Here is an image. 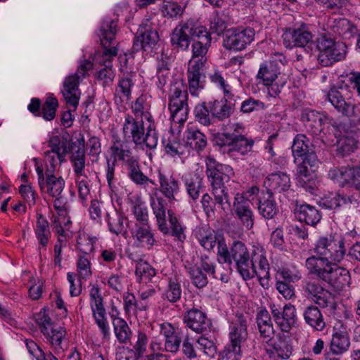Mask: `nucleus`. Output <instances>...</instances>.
Instances as JSON below:
<instances>
[{
	"label": "nucleus",
	"instance_id": "obj_1",
	"mask_svg": "<svg viewBox=\"0 0 360 360\" xmlns=\"http://www.w3.org/2000/svg\"><path fill=\"white\" fill-rule=\"evenodd\" d=\"M217 260L221 264L233 266L245 280L252 278L255 274V250L252 255L246 245L240 240H234L227 247L224 240L218 242Z\"/></svg>",
	"mask_w": 360,
	"mask_h": 360
},
{
	"label": "nucleus",
	"instance_id": "obj_2",
	"mask_svg": "<svg viewBox=\"0 0 360 360\" xmlns=\"http://www.w3.org/2000/svg\"><path fill=\"white\" fill-rule=\"evenodd\" d=\"M309 263V274L326 282L336 290H341L349 283L348 270L338 266L336 262L324 264L321 261L317 262L315 259H312Z\"/></svg>",
	"mask_w": 360,
	"mask_h": 360
},
{
	"label": "nucleus",
	"instance_id": "obj_3",
	"mask_svg": "<svg viewBox=\"0 0 360 360\" xmlns=\"http://www.w3.org/2000/svg\"><path fill=\"white\" fill-rule=\"evenodd\" d=\"M345 242L342 238L335 239L329 236L321 237L314 248V252L316 256H311L307 259L306 266L309 270V260L315 259L319 262H323L324 264L340 262L345 254Z\"/></svg>",
	"mask_w": 360,
	"mask_h": 360
},
{
	"label": "nucleus",
	"instance_id": "obj_4",
	"mask_svg": "<svg viewBox=\"0 0 360 360\" xmlns=\"http://www.w3.org/2000/svg\"><path fill=\"white\" fill-rule=\"evenodd\" d=\"M36 172L38 176V184L41 192H46L52 198H55L53 207L58 212L67 210L68 199L63 195L65 180L56 177L53 174H44L42 165L36 164Z\"/></svg>",
	"mask_w": 360,
	"mask_h": 360
},
{
	"label": "nucleus",
	"instance_id": "obj_5",
	"mask_svg": "<svg viewBox=\"0 0 360 360\" xmlns=\"http://www.w3.org/2000/svg\"><path fill=\"white\" fill-rule=\"evenodd\" d=\"M230 344L220 353L218 360H239L241 357V344L248 338L247 320L243 314H237L229 333Z\"/></svg>",
	"mask_w": 360,
	"mask_h": 360
},
{
	"label": "nucleus",
	"instance_id": "obj_6",
	"mask_svg": "<svg viewBox=\"0 0 360 360\" xmlns=\"http://www.w3.org/2000/svg\"><path fill=\"white\" fill-rule=\"evenodd\" d=\"M315 46L319 51L317 60L323 67L330 66L345 58L347 45L344 42L337 41L330 37L323 35L319 39Z\"/></svg>",
	"mask_w": 360,
	"mask_h": 360
},
{
	"label": "nucleus",
	"instance_id": "obj_7",
	"mask_svg": "<svg viewBox=\"0 0 360 360\" xmlns=\"http://www.w3.org/2000/svg\"><path fill=\"white\" fill-rule=\"evenodd\" d=\"M283 44L286 48H303L307 53H310L315 46L313 35L308 25L302 23L299 27L287 28L283 34Z\"/></svg>",
	"mask_w": 360,
	"mask_h": 360
},
{
	"label": "nucleus",
	"instance_id": "obj_8",
	"mask_svg": "<svg viewBox=\"0 0 360 360\" xmlns=\"http://www.w3.org/2000/svg\"><path fill=\"white\" fill-rule=\"evenodd\" d=\"M302 162L298 165L297 171V184L305 190L312 193L315 188L314 176L315 168L319 164L317 155L311 149L301 157Z\"/></svg>",
	"mask_w": 360,
	"mask_h": 360
},
{
	"label": "nucleus",
	"instance_id": "obj_9",
	"mask_svg": "<svg viewBox=\"0 0 360 360\" xmlns=\"http://www.w3.org/2000/svg\"><path fill=\"white\" fill-rule=\"evenodd\" d=\"M188 93L186 86L182 79H175L171 84L169 92V108L173 118L181 112V115H186L188 112Z\"/></svg>",
	"mask_w": 360,
	"mask_h": 360
},
{
	"label": "nucleus",
	"instance_id": "obj_10",
	"mask_svg": "<svg viewBox=\"0 0 360 360\" xmlns=\"http://www.w3.org/2000/svg\"><path fill=\"white\" fill-rule=\"evenodd\" d=\"M255 32L252 27L227 30L223 36V46L227 50L242 51L254 40Z\"/></svg>",
	"mask_w": 360,
	"mask_h": 360
},
{
	"label": "nucleus",
	"instance_id": "obj_11",
	"mask_svg": "<svg viewBox=\"0 0 360 360\" xmlns=\"http://www.w3.org/2000/svg\"><path fill=\"white\" fill-rule=\"evenodd\" d=\"M159 41V34L156 30L151 27L148 20L142 22L136 32L131 48L132 53L141 50L150 51L155 48Z\"/></svg>",
	"mask_w": 360,
	"mask_h": 360
},
{
	"label": "nucleus",
	"instance_id": "obj_12",
	"mask_svg": "<svg viewBox=\"0 0 360 360\" xmlns=\"http://www.w3.org/2000/svg\"><path fill=\"white\" fill-rule=\"evenodd\" d=\"M91 307L96 323L103 334V339L109 340L110 333L108 323L105 317V309L103 304V297L98 287L94 286L90 291Z\"/></svg>",
	"mask_w": 360,
	"mask_h": 360
},
{
	"label": "nucleus",
	"instance_id": "obj_13",
	"mask_svg": "<svg viewBox=\"0 0 360 360\" xmlns=\"http://www.w3.org/2000/svg\"><path fill=\"white\" fill-rule=\"evenodd\" d=\"M199 27L192 22H186L176 26L170 34V42L174 49L186 51L193 39H195Z\"/></svg>",
	"mask_w": 360,
	"mask_h": 360
},
{
	"label": "nucleus",
	"instance_id": "obj_14",
	"mask_svg": "<svg viewBox=\"0 0 360 360\" xmlns=\"http://www.w3.org/2000/svg\"><path fill=\"white\" fill-rule=\"evenodd\" d=\"M330 179H336L342 187L348 186L360 191V167L347 166L329 171Z\"/></svg>",
	"mask_w": 360,
	"mask_h": 360
},
{
	"label": "nucleus",
	"instance_id": "obj_15",
	"mask_svg": "<svg viewBox=\"0 0 360 360\" xmlns=\"http://www.w3.org/2000/svg\"><path fill=\"white\" fill-rule=\"evenodd\" d=\"M252 203L243 194L238 193L233 203V214L247 230L253 228L255 215L251 208Z\"/></svg>",
	"mask_w": 360,
	"mask_h": 360
},
{
	"label": "nucleus",
	"instance_id": "obj_16",
	"mask_svg": "<svg viewBox=\"0 0 360 360\" xmlns=\"http://www.w3.org/2000/svg\"><path fill=\"white\" fill-rule=\"evenodd\" d=\"M270 308L273 319L281 330L289 332L297 321L295 307L287 304L283 308H278L275 304L271 305Z\"/></svg>",
	"mask_w": 360,
	"mask_h": 360
},
{
	"label": "nucleus",
	"instance_id": "obj_17",
	"mask_svg": "<svg viewBox=\"0 0 360 360\" xmlns=\"http://www.w3.org/2000/svg\"><path fill=\"white\" fill-rule=\"evenodd\" d=\"M184 323L186 326L197 333H206L210 331L212 322L207 314L197 308L186 311L183 317Z\"/></svg>",
	"mask_w": 360,
	"mask_h": 360
},
{
	"label": "nucleus",
	"instance_id": "obj_18",
	"mask_svg": "<svg viewBox=\"0 0 360 360\" xmlns=\"http://www.w3.org/2000/svg\"><path fill=\"white\" fill-rule=\"evenodd\" d=\"M206 167V174L211 185L218 186L229 182L230 176L233 174V169L230 166L221 164L214 158H207Z\"/></svg>",
	"mask_w": 360,
	"mask_h": 360
},
{
	"label": "nucleus",
	"instance_id": "obj_19",
	"mask_svg": "<svg viewBox=\"0 0 360 360\" xmlns=\"http://www.w3.org/2000/svg\"><path fill=\"white\" fill-rule=\"evenodd\" d=\"M305 291L308 293V297L320 308L333 307L335 302L333 294L319 283L315 282L307 283Z\"/></svg>",
	"mask_w": 360,
	"mask_h": 360
},
{
	"label": "nucleus",
	"instance_id": "obj_20",
	"mask_svg": "<svg viewBox=\"0 0 360 360\" xmlns=\"http://www.w3.org/2000/svg\"><path fill=\"white\" fill-rule=\"evenodd\" d=\"M80 76L75 72L67 77L63 82L61 93L66 101L67 105L76 110L80 97L79 89Z\"/></svg>",
	"mask_w": 360,
	"mask_h": 360
},
{
	"label": "nucleus",
	"instance_id": "obj_21",
	"mask_svg": "<svg viewBox=\"0 0 360 360\" xmlns=\"http://www.w3.org/2000/svg\"><path fill=\"white\" fill-rule=\"evenodd\" d=\"M345 89L342 86L333 87L327 94V98L333 107L344 116L352 117L354 114L355 105L347 101L343 96Z\"/></svg>",
	"mask_w": 360,
	"mask_h": 360
},
{
	"label": "nucleus",
	"instance_id": "obj_22",
	"mask_svg": "<svg viewBox=\"0 0 360 360\" xmlns=\"http://www.w3.org/2000/svg\"><path fill=\"white\" fill-rule=\"evenodd\" d=\"M265 348L266 354L272 360H284L290 357L292 347L287 337H279L278 340H272Z\"/></svg>",
	"mask_w": 360,
	"mask_h": 360
},
{
	"label": "nucleus",
	"instance_id": "obj_23",
	"mask_svg": "<svg viewBox=\"0 0 360 360\" xmlns=\"http://www.w3.org/2000/svg\"><path fill=\"white\" fill-rule=\"evenodd\" d=\"M204 65V59H198L190 62L188 70V79L189 90L192 95L197 96V90L203 88V82L205 77L202 72Z\"/></svg>",
	"mask_w": 360,
	"mask_h": 360
},
{
	"label": "nucleus",
	"instance_id": "obj_24",
	"mask_svg": "<svg viewBox=\"0 0 360 360\" xmlns=\"http://www.w3.org/2000/svg\"><path fill=\"white\" fill-rule=\"evenodd\" d=\"M320 205L328 210L337 209L343 205L349 206V207H357L359 200L354 195H347L344 192L339 191L323 198Z\"/></svg>",
	"mask_w": 360,
	"mask_h": 360
},
{
	"label": "nucleus",
	"instance_id": "obj_25",
	"mask_svg": "<svg viewBox=\"0 0 360 360\" xmlns=\"http://www.w3.org/2000/svg\"><path fill=\"white\" fill-rule=\"evenodd\" d=\"M301 120L306 127L311 129L314 134L317 135L323 130V125H329L330 117L316 110H309L302 114Z\"/></svg>",
	"mask_w": 360,
	"mask_h": 360
},
{
	"label": "nucleus",
	"instance_id": "obj_26",
	"mask_svg": "<svg viewBox=\"0 0 360 360\" xmlns=\"http://www.w3.org/2000/svg\"><path fill=\"white\" fill-rule=\"evenodd\" d=\"M128 131L131 134L133 142L136 145L143 144L145 136V129L142 120L136 121L130 115L125 117L124 123L123 124V133L127 135Z\"/></svg>",
	"mask_w": 360,
	"mask_h": 360
},
{
	"label": "nucleus",
	"instance_id": "obj_27",
	"mask_svg": "<svg viewBox=\"0 0 360 360\" xmlns=\"http://www.w3.org/2000/svg\"><path fill=\"white\" fill-rule=\"evenodd\" d=\"M192 52L193 58H198V59H204L205 63L207 58L205 55L208 51V48L211 42V37L210 33L202 28H199L196 32L195 39H193Z\"/></svg>",
	"mask_w": 360,
	"mask_h": 360
},
{
	"label": "nucleus",
	"instance_id": "obj_28",
	"mask_svg": "<svg viewBox=\"0 0 360 360\" xmlns=\"http://www.w3.org/2000/svg\"><path fill=\"white\" fill-rule=\"evenodd\" d=\"M257 209L259 213L266 219H271L278 212L276 202L271 191L263 192L258 198Z\"/></svg>",
	"mask_w": 360,
	"mask_h": 360
},
{
	"label": "nucleus",
	"instance_id": "obj_29",
	"mask_svg": "<svg viewBox=\"0 0 360 360\" xmlns=\"http://www.w3.org/2000/svg\"><path fill=\"white\" fill-rule=\"evenodd\" d=\"M280 69L278 61H266L260 65L257 78L262 80L264 85L272 84L281 74Z\"/></svg>",
	"mask_w": 360,
	"mask_h": 360
},
{
	"label": "nucleus",
	"instance_id": "obj_30",
	"mask_svg": "<svg viewBox=\"0 0 360 360\" xmlns=\"http://www.w3.org/2000/svg\"><path fill=\"white\" fill-rule=\"evenodd\" d=\"M303 317L305 323L314 330L322 331L326 327L323 315L320 309L314 304L304 308Z\"/></svg>",
	"mask_w": 360,
	"mask_h": 360
},
{
	"label": "nucleus",
	"instance_id": "obj_31",
	"mask_svg": "<svg viewBox=\"0 0 360 360\" xmlns=\"http://www.w3.org/2000/svg\"><path fill=\"white\" fill-rule=\"evenodd\" d=\"M295 214L300 221L311 226L316 225L321 219L320 212L316 207L309 204L297 205Z\"/></svg>",
	"mask_w": 360,
	"mask_h": 360
},
{
	"label": "nucleus",
	"instance_id": "obj_32",
	"mask_svg": "<svg viewBox=\"0 0 360 360\" xmlns=\"http://www.w3.org/2000/svg\"><path fill=\"white\" fill-rule=\"evenodd\" d=\"M70 160L74 165V172L77 176L84 175V169L85 167V150L84 141L82 139L76 143L70 142Z\"/></svg>",
	"mask_w": 360,
	"mask_h": 360
},
{
	"label": "nucleus",
	"instance_id": "obj_33",
	"mask_svg": "<svg viewBox=\"0 0 360 360\" xmlns=\"http://www.w3.org/2000/svg\"><path fill=\"white\" fill-rule=\"evenodd\" d=\"M265 185L268 187L266 191H272L281 193L285 191L290 187V180L289 176L283 172H278L269 174L265 181Z\"/></svg>",
	"mask_w": 360,
	"mask_h": 360
},
{
	"label": "nucleus",
	"instance_id": "obj_34",
	"mask_svg": "<svg viewBox=\"0 0 360 360\" xmlns=\"http://www.w3.org/2000/svg\"><path fill=\"white\" fill-rule=\"evenodd\" d=\"M70 140L68 136H53L48 141V146L52 152L57 153L59 163L65 161V156L70 152Z\"/></svg>",
	"mask_w": 360,
	"mask_h": 360
},
{
	"label": "nucleus",
	"instance_id": "obj_35",
	"mask_svg": "<svg viewBox=\"0 0 360 360\" xmlns=\"http://www.w3.org/2000/svg\"><path fill=\"white\" fill-rule=\"evenodd\" d=\"M160 192L169 200H174V195L179 189V181L172 175H165L159 172Z\"/></svg>",
	"mask_w": 360,
	"mask_h": 360
},
{
	"label": "nucleus",
	"instance_id": "obj_36",
	"mask_svg": "<svg viewBox=\"0 0 360 360\" xmlns=\"http://www.w3.org/2000/svg\"><path fill=\"white\" fill-rule=\"evenodd\" d=\"M136 229L132 232L133 238L138 241L142 246H146L148 249L151 248L155 243L150 227L147 225H136Z\"/></svg>",
	"mask_w": 360,
	"mask_h": 360
},
{
	"label": "nucleus",
	"instance_id": "obj_37",
	"mask_svg": "<svg viewBox=\"0 0 360 360\" xmlns=\"http://www.w3.org/2000/svg\"><path fill=\"white\" fill-rule=\"evenodd\" d=\"M111 150L112 155L115 156V159L117 158V159L122 161L126 166L138 160L135 156L132 155V152L129 147L120 140L114 141L113 145L111 146Z\"/></svg>",
	"mask_w": 360,
	"mask_h": 360
},
{
	"label": "nucleus",
	"instance_id": "obj_38",
	"mask_svg": "<svg viewBox=\"0 0 360 360\" xmlns=\"http://www.w3.org/2000/svg\"><path fill=\"white\" fill-rule=\"evenodd\" d=\"M231 148L229 150H224V153H226L230 156H233L234 152H238L244 155L252 150L254 141L248 139L243 135H237L234 134Z\"/></svg>",
	"mask_w": 360,
	"mask_h": 360
},
{
	"label": "nucleus",
	"instance_id": "obj_39",
	"mask_svg": "<svg viewBox=\"0 0 360 360\" xmlns=\"http://www.w3.org/2000/svg\"><path fill=\"white\" fill-rule=\"evenodd\" d=\"M117 33V22L109 18H105L98 30L101 44H111Z\"/></svg>",
	"mask_w": 360,
	"mask_h": 360
},
{
	"label": "nucleus",
	"instance_id": "obj_40",
	"mask_svg": "<svg viewBox=\"0 0 360 360\" xmlns=\"http://www.w3.org/2000/svg\"><path fill=\"white\" fill-rule=\"evenodd\" d=\"M151 206L157 219L159 230L162 233L167 234L169 231V229L167 227L166 224V207L165 200L162 198H158L156 201L153 200Z\"/></svg>",
	"mask_w": 360,
	"mask_h": 360
},
{
	"label": "nucleus",
	"instance_id": "obj_41",
	"mask_svg": "<svg viewBox=\"0 0 360 360\" xmlns=\"http://www.w3.org/2000/svg\"><path fill=\"white\" fill-rule=\"evenodd\" d=\"M335 23L334 32L344 39H350L359 33L356 26L345 18L339 19Z\"/></svg>",
	"mask_w": 360,
	"mask_h": 360
},
{
	"label": "nucleus",
	"instance_id": "obj_42",
	"mask_svg": "<svg viewBox=\"0 0 360 360\" xmlns=\"http://www.w3.org/2000/svg\"><path fill=\"white\" fill-rule=\"evenodd\" d=\"M186 134V143L192 149L200 152L207 146L205 135L198 129H188Z\"/></svg>",
	"mask_w": 360,
	"mask_h": 360
},
{
	"label": "nucleus",
	"instance_id": "obj_43",
	"mask_svg": "<svg viewBox=\"0 0 360 360\" xmlns=\"http://www.w3.org/2000/svg\"><path fill=\"white\" fill-rule=\"evenodd\" d=\"M349 345V339L346 332L340 331L333 333L330 341V350L333 354H342L348 349Z\"/></svg>",
	"mask_w": 360,
	"mask_h": 360
},
{
	"label": "nucleus",
	"instance_id": "obj_44",
	"mask_svg": "<svg viewBox=\"0 0 360 360\" xmlns=\"http://www.w3.org/2000/svg\"><path fill=\"white\" fill-rule=\"evenodd\" d=\"M114 333L118 342L121 344L130 342L131 330L126 321L123 319H114L112 320Z\"/></svg>",
	"mask_w": 360,
	"mask_h": 360
},
{
	"label": "nucleus",
	"instance_id": "obj_45",
	"mask_svg": "<svg viewBox=\"0 0 360 360\" xmlns=\"http://www.w3.org/2000/svg\"><path fill=\"white\" fill-rule=\"evenodd\" d=\"M338 154L345 156L354 152L357 148V141L352 135L335 137Z\"/></svg>",
	"mask_w": 360,
	"mask_h": 360
},
{
	"label": "nucleus",
	"instance_id": "obj_46",
	"mask_svg": "<svg viewBox=\"0 0 360 360\" xmlns=\"http://www.w3.org/2000/svg\"><path fill=\"white\" fill-rule=\"evenodd\" d=\"M207 108H210V112H211L213 124L216 120L224 121L229 118L231 115L223 100L209 101Z\"/></svg>",
	"mask_w": 360,
	"mask_h": 360
},
{
	"label": "nucleus",
	"instance_id": "obj_47",
	"mask_svg": "<svg viewBox=\"0 0 360 360\" xmlns=\"http://www.w3.org/2000/svg\"><path fill=\"white\" fill-rule=\"evenodd\" d=\"M311 143L304 134H298L295 136L292 146V152L295 157H302L312 148Z\"/></svg>",
	"mask_w": 360,
	"mask_h": 360
},
{
	"label": "nucleus",
	"instance_id": "obj_48",
	"mask_svg": "<svg viewBox=\"0 0 360 360\" xmlns=\"http://www.w3.org/2000/svg\"><path fill=\"white\" fill-rule=\"evenodd\" d=\"M35 233L40 245L46 247L51 236V232L49 229V222L41 214H37Z\"/></svg>",
	"mask_w": 360,
	"mask_h": 360
},
{
	"label": "nucleus",
	"instance_id": "obj_49",
	"mask_svg": "<svg viewBox=\"0 0 360 360\" xmlns=\"http://www.w3.org/2000/svg\"><path fill=\"white\" fill-rule=\"evenodd\" d=\"M208 102H202L195 105L194 108L195 120L204 126H210L213 124V120L207 108Z\"/></svg>",
	"mask_w": 360,
	"mask_h": 360
},
{
	"label": "nucleus",
	"instance_id": "obj_50",
	"mask_svg": "<svg viewBox=\"0 0 360 360\" xmlns=\"http://www.w3.org/2000/svg\"><path fill=\"white\" fill-rule=\"evenodd\" d=\"M182 288L178 278H170L168 281L167 288L165 292V298L170 302H176L181 297Z\"/></svg>",
	"mask_w": 360,
	"mask_h": 360
},
{
	"label": "nucleus",
	"instance_id": "obj_51",
	"mask_svg": "<svg viewBox=\"0 0 360 360\" xmlns=\"http://www.w3.org/2000/svg\"><path fill=\"white\" fill-rule=\"evenodd\" d=\"M128 169V176L130 179L136 184H144L150 182L154 184L153 181L148 176L144 175L140 169V166L138 160L132 162L131 164L126 166Z\"/></svg>",
	"mask_w": 360,
	"mask_h": 360
},
{
	"label": "nucleus",
	"instance_id": "obj_52",
	"mask_svg": "<svg viewBox=\"0 0 360 360\" xmlns=\"http://www.w3.org/2000/svg\"><path fill=\"white\" fill-rule=\"evenodd\" d=\"M329 125L333 128L335 137L350 135L354 131V127L352 126L349 120L340 122L330 117Z\"/></svg>",
	"mask_w": 360,
	"mask_h": 360
},
{
	"label": "nucleus",
	"instance_id": "obj_53",
	"mask_svg": "<svg viewBox=\"0 0 360 360\" xmlns=\"http://www.w3.org/2000/svg\"><path fill=\"white\" fill-rule=\"evenodd\" d=\"M229 17L223 12H216L210 22V30L218 35L226 30Z\"/></svg>",
	"mask_w": 360,
	"mask_h": 360
},
{
	"label": "nucleus",
	"instance_id": "obj_54",
	"mask_svg": "<svg viewBox=\"0 0 360 360\" xmlns=\"http://www.w3.org/2000/svg\"><path fill=\"white\" fill-rule=\"evenodd\" d=\"M66 335V330L63 327L58 328H51L49 330V335H44L50 343L55 347L56 349H62L64 348L62 345V340Z\"/></svg>",
	"mask_w": 360,
	"mask_h": 360
},
{
	"label": "nucleus",
	"instance_id": "obj_55",
	"mask_svg": "<svg viewBox=\"0 0 360 360\" xmlns=\"http://www.w3.org/2000/svg\"><path fill=\"white\" fill-rule=\"evenodd\" d=\"M125 219L121 214L116 213L115 215L110 217L108 221V225L110 232L116 235L126 233L127 228L124 225Z\"/></svg>",
	"mask_w": 360,
	"mask_h": 360
},
{
	"label": "nucleus",
	"instance_id": "obj_56",
	"mask_svg": "<svg viewBox=\"0 0 360 360\" xmlns=\"http://www.w3.org/2000/svg\"><path fill=\"white\" fill-rule=\"evenodd\" d=\"M186 190L193 200H196L200 196V189L202 187V179L194 175L186 181Z\"/></svg>",
	"mask_w": 360,
	"mask_h": 360
},
{
	"label": "nucleus",
	"instance_id": "obj_57",
	"mask_svg": "<svg viewBox=\"0 0 360 360\" xmlns=\"http://www.w3.org/2000/svg\"><path fill=\"white\" fill-rule=\"evenodd\" d=\"M167 213L171 229L168 233H171L172 236L177 238L179 240L183 241L186 238L184 229L172 210H169Z\"/></svg>",
	"mask_w": 360,
	"mask_h": 360
},
{
	"label": "nucleus",
	"instance_id": "obj_58",
	"mask_svg": "<svg viewBox=\"0 0 360 360\" xmlns=\"http://www.w3.org/2000/svg\"><path fill=\"white\" fill-rule=\"evenodd\" d=\"M205 333L198 339L197 342L200 347V349L210 357H214L217 353V347L214 342V338H209L205 336Z\"/></svg>",
	"mask_w": 360,
	"mask_h": 360
},
{
	"label": "nucleus",
	"instance_id": "obj_59",
	"mask_svg": "<svg viewBox=\"0 0 360 360\" xmlns=\"http://www.w3.org/2000/svg\"><path fill=\"white\" fill-rule=\"evenodd\" d=\"M58 102L56 98L49 97L41 108V114L46 120L51 121L54 119Z\"/></svg>",
	"mask_w": 360,
	"mask_h": 360
},
{
	"label": "nucleus",
	"instance_id": "obj_60",
	"mask_svg": "<svg viewBox=\"0 0 360 360\" xmlns=\"http://www.w3.org/2000/svg\"><path fill=\"white\" fill-rule=\"evenodd\" d=\"M189 274L193 284L198 288H202L208 283L207 276L201 271V268L193 266L189 268Z\"/></svg>",
	"mask_w": 360,
	"mask_h": 360
},
{
	"label": "nucleus",
	"instance_id": "obj_61",
	"mask_svg": "<svg viewBox=\"0 0 360 360\" xmlns=\"http://www.w3.org/2000/svg\"><path fill=\"white\" fill-rule=\"evenodd\" d=\"M212 193L214 197L216 203L222 205L224 202L231 205L229 202V195L228 190L224 184L212 185Z\"/></svg>",
	"mask_w": 360,
	"mask_h": 360
},
{
	"label": "nucleus",
	"instance_id": "obj_62",
	"mask_svg": "<svg viewBox=\"0 0 360 360\" xmlns=\"http://www.w3.org/2000/svg\"><path fill=\"white\" fill-rule=\"evenodd\" d=\"M77 271L79 279L87 280L91 276V262L84 256H80L78 259Z\"/></svg>",
	"mask_w": 360,
	"mask_h": 360
},
{
	"label": "nucleus",
	"instance_id": "obj_63",
	"mask_svg": "<svg viewBox=\"0 0 360 360\" xmlns=\"http://www.w3.org/2000/svg\"><path fill=\"white\" fill-rule=\"evenodd\" d=\"M35 320L40 328L41 332L44 335H49V328L52 326L53 323L50 316L46 313L44 308L36 314Z\"/></svg>",
	"mask_w": 360,
	"mask_h": 360
},
{
	"label": "nucleus",
	"instance_id": "obj_64",
	"mask_svg": "<svg viewBox=\"0 0 360 360\" xmlns=\"http://www.w3.org/2000/svg\"><path fill=\"white\" fill-rule=\"evenodd\" d=\"M148 340V339L146 334L143 332L139 331L135 345L133 346V348L129 349L132 351L139 357H141L146 352Z\"/></svg>",
	"mask_w": 360,
	"mask_h": 360
}]
</instances>
